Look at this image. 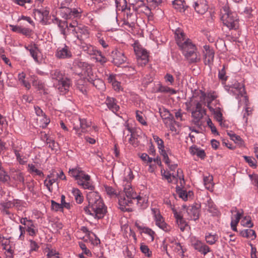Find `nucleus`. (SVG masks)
Here are the masks:
<instances>
[{
  "label": "nucleus",
  "instance_id": "f257e3e1",
  "mask_svg": "<svg viewBox=\"0 0 258 258\" xmlns=\"http://www.w3.org/2000/svg\"><path fill=\"white\" fill-rule=\"evenodd\" d=\"M88 206L84 208L87 214L95 219H101L105 215L107 209L100 196L97 192L91 191L87 195Z\"/></svg>",
  "mask_w": 258,
  "mask_h": 258
},
{
  "label": "nucleus",
  "instance_id": "f03ea898",
  "mask_svg": "<svg viewBox=\"0 0 258 258\" xmlns=\"http://www.w3.org/2000/svg\"><path fill=\"white\" fill-rule=\"evenodd\" d=\"M176 43L183 54L190 63L197 62L200 56L196 51V47L189 39H186L184 33L180 30L175 32Z\"/></svg>",
  "mask_w": 258,
  "mask_h": 258
},
{
  "label": "nucleus",
  "instance_id": "7ed1b4c3",
  "mask_svg": "<svg viewBox=\"0 0 258 258\" xmlns=\"http://www.w3.org/2000/svg\"><path fill=\"white\" fill-rule=\"evenodd\" d=\"M221 19L224 25L229 29H236L239 27V19L237 14L229 10L227 0L221 2Z\"/></svg>",
  "mask_w": 258,
  "mask_h": 258
},
{
  "label": "nucleus",
  "instance_id": "20e7f679",
  "mask_svg": "<svg viewBox=\"0 0 258 258\" xmlns=\"http://www.w3.org/2000/svg\"><path fill=\"white\" fill-rule=\"evenodd\" d=\"M231 91L233 93L240 99V102L242 101L244 102V110L243 112V119L246 124L247 123L248 116L251 115L252 112V109L248 106V100L245 96V91L244 85L239 83H234L231 87Z\"/></svg>",
  "mask_w": 258,
  "mask_h": 258
},
{
  "label": "nucleus",
  "instance_id": "39448f33",
  "mask_svg": "<svg viewBox=\"0 0 258 258\" xmlns=\"http://www.w3.org/2000/svg\"><path fill=\"white\" fill-rule=\"evenodd\" d=\"M137 198V193L134 192L131 185L128 183L124 188V191L118 198V203L123 209L126 206H130Z\"/></svg>",
  "mask_w": 258,
  "mask_h": 258
},
{
  "label": "nucleus",
  "instance_id": "423d86ee",
  "mask_svg": "<svg viewBox=\"0 0 258 258\" xmlns=\"http://www.w3.org/2000/svg\"><path fill=\"white\" fill-rule=\"evenodd\" d=\"M134 49L138 65L141 66L146 65L149 61L148 52L137 43H134Z\"/></svg>",
  "mask_w": 258,
  "mask_h": 258
},
{
  "label": "nucleus",
  "instance_id": "0eeeda50",
  "mask_svg": "<svg viewBox=\"0 0 258 258\" xmlns=\"http://www.w3.org/2000/svg\"><path fill=\"white\" fill-rule=\"evenodd\" d=\"M79 172L80 173L77 174V176L75 178L77 180L78 184L85 189L93 190L94 187L90 182V176L81 169Z\"/></svg>",
  "mask_w": 258,
  "mask_h": 258
},
{
  "label": "nucleus",
  "instance_id": "6e6552de",
  "mask_svg": "<svg viewBox=\"0 0 258 258\" xmlns=\"http://www.w3.org/2000/svg\"><path fill=\"white\" fill-rule=\"evenodd\" d=\"M91 123L85 119H76L73 122V129L76 131V134L81 137L82 133H86L87 128L90 127Z\"/></svg>",
  "mask_w": 258,
  "mask_h": 258
},
{
  "label": "nucleus",
  "instance_id": "1a4fd4ad",
  "mask_svg": "<svg viewBox=\"0 0 258 258\" xmlns=\"http://www.w3.org/2000/svg\"><path fill=\"white\" fill-rule=\"evenodd\" d=\"M205 114V110L203 109L202 104L200 102H197L195 110L191 112L193 123L197 126H201L202 124L201 120Z\"/></svg>",
  "mask_w": 258,
  "mask_h": 258
},
{
  "label": "nucleus",
  "instance_id": "9d476101",
  "mask_svg": "<svg viewBox=\"0 0 258 258\" xmlns=\"http://www.w3.org/2000/svg\"><path fill=\"white\" fill-rule=\"evenodd\" d=\"M151 212L154 215L156 225L165 231H169V227L165 222L163 217L160 214L159 210L156 208H153L151 209Z\"/></svg>",
  "mask_w": 258,
  "mask_h": 258
},
{
  "label": "nucleus",
  "instance_id": "9b49d317",
  "mask_svg": "<svg viewBox=\"0 0 258 258\" xmlns=\"http://www.w3.org/2000/svg\"><path fill=\"white\" fill-rule=\"evenodd\" d=\"M112 62L116 66H119L125 63L127 60L123 52L121 50L115 49L111 52Z\"/></svg>",
  "mask_w": 258,
  "mask_h": 258
},
{
  "label": "nucleus",
  "instance_id": "f8f14e48",
  "mask_svg": "<svg viewBox=\"0 0 258 258\" xmlns=\"http://www.w3.org/2000/svg\"><path fill=\"white\" fill-rule=\"evenodd\" d=\"M20 203L17 200H2L0 202V210L4 213L7 215H10V212L9 209H11L15 207H17L19 205Z\"/></svg>",
  "mask_w": 258,
  "mask_h": 258
},
{
  "label": "nucleus",
  "instance_id": "ddd939ff",
  "mask_svg": "<svg viewBox=\"0 0 258 258\" xmlns=\"http://www.w3.org/2000/svg\"><path fill=\"white\" fill-rule=\"evenodd\" d=\"M72 52L70 48L66 44L57 48L55 56L59 59H69L72 57Z\"/></svg>",
  "mask_w": 258,
  "mask_h": 258
},
{
  "label": "nucleus",
  "instance_id": "4468645a",
  "mask_svg": "<svg viewBox=\"0 0 258 258\" xmlns=\"http://www.w3.org/2000/svg\"><path fill=\"white\" fill-rule=\"evenodd\" d=\"M192 6L198 13L202 15L205 14L208 9L206 0H194Z\"/></svg>",
  "mask_w": 258,
  "mask_h": 258
},
{
  "label": "nucleus",
  "instance_id": "2eb2a0df",
  "mask_svg": "<svg viewBox=\"0 0 258 258\" xmlns=\"http://www.w3.org/2000/svg\"><path fill=\"white\" fill-rule=\"evenodd\" d=\"M173 212L174 217L176 220L177 224L178 225V226L181 231H183L186 228H189V226L183 218V216L175 210L173 209Z\"/></svg>",
  "mask_w": 258,
  "mask_h": 258
},
{
  "label": "nucleus",
  "instance_id": "dca6fc26",
  "mask_svg": "<svg viewBox=\"0 0 258 258\" xmlns=\"http://www.w3.org/2000/svg\"><path fill=\"white\" fill-rule=\"evenodd\" d=\"M204 62L209 66L213 63L214 57V51L210 48L208 46H204Z\"/></svg>",
  "mask_w": 258,
  "mask_h": 258
},
{
  "label": "nucleus",
  "instance_id": "f3484780",
  "mask_svg": "<svg viewBox=\"0 0 258 258\" xmlns=\"http://www.w3.org/2000/svg\"><path fill=\"white\" fill-rule=\"evenodd\" d=\"M35 19L40 22H44L47 19L49 11L46 9H37L33 12Z\"/></svg>",
  "mask_w": 258,
  "mask_h": 258
},
{
  "label": "nucleus",
  "instance_id": "a211bd4d",
  "mask_svg": "<svg viewBox=\"0 0 258 258\" xmlns=\"http://www.w3.org/2000/svg\"><path fill=\"white\" fill-rule=\"evenodd\" d=\"M176 175L177 177L174 175H171V174H167L165 175V177L169 182H172L173 180H175L177 182H179L180 185L182 186L183 183H184V181L182 171L180 169H178L177 170Z\"/></svg>",
  "mask_w": 258,
  "mask_h": 258
},
{
  "label": "nucleus",
  "instance_id": "6ab92c4d",
  "mask_svg": "<svg viewBox=\"0 0 258 258\" xmlns=\"http://www.w3.org/2000/svg\"><path fill=\"white\" fill-rule=\"evenodd\" d=\"M70 86V80L68 78L63 79L56 84V88L62 94H64L69 91Z\"/></svg>",
  "mask_w": 258,
  "mask_h": 258
},
{
  "label": "nucleus",
  "instance_id": "aec40b11",
  "mask_svg": "<svg viewBox=\"0 0 258 258\" xmlns=\"http://www.w3.org/2000/svg\"><path fill=\"white\" fill-rule=\"evenodd\" d=\"M75 34L77 37L79 39H83L88 37L89 32L87 28L81 25H79V26L76 28Z\"/></svg>",
  "mask_w": 258,
  "mask_h": 258
},
{
  "label": "nucleus",
  "instance_id": "412c9836",
  "mask_svg": "<svg viewBox=\"0 0 258 258\" xmlns=\"http://www.w3.org/2000/svg\"><path fill=\"white\" fill-rule=\"evenodd\" d=\"M232 212H236V215L234 216V218H232V220L231 222V227L233 230L236 231H237L236 225L238 223L242 215L243 214V211L241 210V211H237V209L236 208H233L232 210Z\"/></svg>",
  "mask_w": 258,
  "mask_h": 258
},
{
  "label": "nucleus",
  "instance_id": "4be33fe9",
  "mask_svg": "<svg viewBox=\"0 0 258 258\" xmlns=\"http://www.w3.org/2000/svg\"><path fill=\"white\" fill-rule=\"evenodd\" d=\"M55 171H53L52 173L47 175L46 179L44 180V185L47 187L49 191L51 192L52 188L51 187L52 185L56 182V178L55 176Z\"/></svg>",
  "mask_w": 258,
  "mask_h": 258
},
{
  "label": "nucleus",
  "instance_id": "5701e85b",
  "mask_svg": "<svg viewBox=\"0 0 258 258\" xmlns=\"http://www.w3.org/2000/svg\"><path fill=\"white\" fill-rule=\"evenodd\" d=\"M105 103L109 109L113 112L117 111L119 108V106L116 104V100L114 98L107 97Z\"/></svg>",
  "mask_w": 258,
  "mask_h": 258
},
{
  "label": "nucleus",
  "instance_id": "b1692460",
  "mask_svg": "<svg viewBox=\"0 0 258 258\" xmlns=\"http://www.w3.org/2000/svg\"><path fill=\"white\" fill-rule=\"evenodd\" d=\"M25 48L30 52L31 55L33 58V59L36 61H38V60L37 55L39 50L36 45L35 44H31L28 46H25Z\"/></svg>",
  "mask_w": 258,
  "mask_h": 258
},
{
  "label": "nucleus",
  "instance_id": "393cba45",
  "mask_svg": "<svg viewBox=\"0 0 258 258\" xmlns=\"http://www.w3.org/2000/svg\"><path fill=\"white\" fill-rule=\"evenodd\" d=\"M172 4L174 8L180 12H184L187 7L183 0H174Z\"/></svg>",
  "mask_w": 258,
  "mask_h": 258
},
{
  "label": "nucleus",
  "instance_id": "a878e982",
  "mask_svg": "<svg viewBox=\"0 0 258 258\" xmlns=\"http://www.w3.org/2000/svg\"><path fill=\"white\" fill-rule=\"evenodd\" d=\"M50 76L53 80L57 81V82H60L63 79L67 78L64 77L61 72L58 70H52L50 72Z\"/></svg>",
  "mask_w": 258,
  "mask_h": 258
},
{
  "label": "nucleus",
  "instance_id": "bb28decb",
  "mask_svg": "<svg viewBox=\"0 0 258 258\" xmlns=\"http://www.w3.org/2000/svg\"><path fill=\"white\" fill-rule=\"evenodd\" d=\"M134 201L137 202V205L143 209L146 208L147 207L148 198L146 196L137 195V198H136V200Z\"/></svg>",
  "mask_w": 258,
  "mask_h": 258
},
{
  "label": "nucleus",
  "instance_id": "cd10ccee",
  "mask_svg": "<svg viewBox=\"0 0 258 258\" xmlns=\"http://www.w3.org/2000/svg\"><path fill=\"white\" fill-rule=\"evenodd\" d=\"M187 213L190 217V220H196L199 219V210L196 207H191L188 210Z\"/></svg>",
  "mask_w": 258,
  "mask_h": 258
},
{
  "label": "nucleus",
  "instance_id": "c85d7f7f",
  "mask_svg": "<svg viewBox=\"0 0 258 258\" xmlns=\"http://www.w3.org/2000/svg\"><path fill=\"white\" fill-rule=\"evenodd\" d=\"M240 234L242 236L247 238L254 240L256 238V233L253 230L247 229L241 231Z\"/></svg>",
  "mask_w": 258,
  "mask_h": 258
},
{
  "label": "nucleus",
  "instance_id": "c756f323",
  "mask_svg": "<svg viewBox=\"0 0 258 258\" xmlns=\"http://www.w3.org/2000/svg\"><path fill=\"white\" fill-rule=\"evenodd\" d=\"M213 178L212 175H209L204 177V182L206 188L210 190H213L214 184L213 182Z\"/></svg>",
  "mask_w": 258,
  "mask_h": 258
},
{
  "label": "nucleus",
  "instance_id": "7c9ffc66",
  "mask_svg": "<svg viewBox=\"0 0 258 258\" xmlns=\"http://www.w3.org/2000/svg\"><path fill=\"white\" fill-rule=\"evenodd\" d=\"M73 196L75 197L76 201L78 204H81L83 201V197L80 190L76 188H73L72 190Z\"/></svg>",
  "mask_w": 258,
  "mask_h": 258
},
{
  "label": "nucleus",
  "instance_id": "2f4dec72",
  "mask_svg": "<svg viewBox=\"0 0 258 258\" xmlns=\"http://www.w3.org/2000/svg\"><path fill=\"white\" fill-rule=\"evenodd\" d=\"M90 79L92 80V82L90 83L98 90H102L104 88V84L101 80L97 78L95 79V77L93 76Z\"/></svg>",
  "mask_w": 258,
  "mask_h": 258
},
{
  "label": "nucleus",
  "instance_id": "473e14b6",
  "mask_svg": "<svg viewBox=\"0 0 258 258\" xmlns=\"http://www.w3.org/2000/svg\"><path fill=\"white\" fill-rule=\"evenodd\" d=\"M75 64L82 70L81 73L83 74L84 72H85L87 70H88L89 72H90L91 66H89L87 63L81 61L79 60H76L75 61Z\"/></svg>",
  "mask_w": 258,
  "mask_h": 258
},
{
  "label": "nucleus",
  "instance_id": "72a5a7b5",
  "mask_svg": "<svg viewBox=\"0 0 258 258\" xmlns=\"http://www.w3.org/2000/svg\"><path fill=\"white\" fill-rule=\"evenodd\" d=\"M64 12L67 15V18H71L72 16L74 17H77L79 14V12L76 9H74L73 10H72L71 9H69V8L64 7Z\"/></svg>",
  "mask_w": 258,
  "mask_h": 258
},
{
  "label": "nucleus",
  "instance_id": "f704fd0d",
  "mask_svg": "<svg viewBox=\"0 0 258 258\" xmlns=\"http://www.w3.org/2000/svg\"><path fill=\"white\" fill-rule=\"evenodd\" d=\"M26 231L29 235L35 236L38 233V229L37 227L32 222L30 224V226L26 228Z\"/></svg>",
  "mask_w": 258,
  "mask_h": 258
},
{
  "label": "nucleus",
  "instance_id": "c9c22d12",
  "mask_svg": "<svg viewBox=\"0 0 258 258\" xmlns=\"http://www.w3.org/2000/svg\"><path fill=\"white\" fill-rule=\"evenodd\" d=\"M58 26L59 28L61 34H62L66 38L67 35L66 29L68 30V22L67 21H59Z\"/></svg>",
  "mask_w": 258,
  "mask_h": 258
},
{
  "label": "nucleus",
  "instance_id": "e433bc0d",
  "mask_svg": "<svg viewBox=\"0 0 258 258\" xmlns=\"http://www.w3.org/2000/svg\"><path fill=\"white\" fill-rule=\"evenodd\" d=\"M216 97L213 93H209L207 96V106L210 111H214V108L211 106V103Z\"/></svg>",
  "mask_w": 258,
  "mask_h": 258
},
{
  "label": "nucleus",
  "instance_id": "4c0bfd02",
  "mask_svg": "<svg viewBox=\"0 0 258 258\" xmlns=\"http://www.w3.org/2000/svg\"><path fill=\"white\" fill-rule=\"evenodd\" d=\"M159 112L162 119H166L168 118H172V115L170 114L169 111L166 108H160Z\"/></svg>",
  "mask_w": 258,
  "mask_h": 258
},
{
  "label": "nucleus",
  "instance_id": "58836bf2",
  "mask_svg": "<svg viewBox=\"0 0 258 258\" xmlns=\"http://www.w3.org/2000/svg\"><path fill=\"white\" fill-rule=\"evenodd\" d=\"M11 176L15 180L20 182H23L24 180L22 173L18 171H15L12 172Z\"/></svg>",
  "mask_w": 258,
  "mask_h": 258
},
{
  "label": "nucleus",
  "instance_id": "ea45409f",
  "mask_svg": "<svg viewBox=\"0 0 258 258\" xmlns=\"http://www.w3.org/2000/svg\"><path fill=\"white\" fill-rule=\"evenodd\" d=\"M136 119L137 120L144 125H147V123L145 119V116L143 115L141 111L137 110L136 111Z\"/></svg>",
  "mask_w": 258,
  "mask_h": 258
},
{
  "label": "nucleus",
  "instance_id": "a19ab883",
  "mask_svg": "<svg viewBox=\"0 0 258 258\" xmlns=\"http://www.w3.org/2000/svg\"><path fill=\"white\" fill-rule=\"evenodd\" d=\"M62 227V224L59 221L53 222L51 225L52 231L54 233L59 232Z\"/></svg>",
  "mask_w": 258,
  "mask_h": 258
},
{
  "label": "nucleus",
  "instance_id": "79ce46f5",
  "mask_svg": "<svg viewBox=\"0 0 258 258\" xmlns=\"http://www.w3.org/2000/svg\"><path fill=\"white\" fill-rule=\"evenodd\" d=\"M46 143L47 144H48L49 147L52 150L55 151H57L58 148V144L56 143L54 140L50 138H47L46 139Z\"/></svg>",
  "mask_w": 258,
  "mask_h": 258
},
{
  "label": "nucleus",
  "instance_id": "37998d69",
  "mask_svg": "<svg viewBox=\"0 0 258 258\" xmlns=\"http://www.w3.org/2000/svg\"><path fill=\"white\" fill-rule=\"evenodd\" d=\"M171 243L172 244L171 246L174 248L175 252L182 254L183 253L184 251L180 243L176 242H174L173 240H171Z\"/></svg>",
  "mask_w": 258,
  "mask_h": 258
},
{
  "label": "nucleus",
  "instance_id": "c03bdc74",
  "mask_svg": "<svg viewBox=\"0 0 258 258\" xmlns=\"http://www.w3.org/2000/svg\"><path fill=\"white\" fill-rule=\"evenodd\" d=\"M176 191L179 195V198L182 199L183 201L187 200L188 194L185 190L180 189L178 186L176 187Z\"/></svg>",
  "mask_w": 258,
  "mask_h": 258
},
{
  "label": "nucleus",
  "instance_id": "a18cd8bd",
  "mask_svg": "<svg viewBox=\"0 0 258 258\" xmlns=\"http://www.w3.org/2000/svg\"><path fill=\"white\" fill-rule=\"evenodd\" d=\"M28 170L31 173L41 176L43 174L41 171L38 170L34 165L31 164L28 165Z\"/></svg>",
  "mask_w": 258,
  "mask_h": 258
},
{
  "label": "nucleus",
  "instance_id": "49530a36",
  "mask_svg": "<svg viewBox=\"0 0 258 258\" xmlns=\"http://www.w3.org/2000/svg\"><path fill=\"white\" fill-rule=\"evenodd\" d=\"M241 224L244 227L251 228L253 226L251 218L249 217H245L241 221Z\"/></svg>",
  "mask_w": 258,
  "mask_h": 258
},
{
  "label": "nucleus",
  "instance_id": "de8ad7c7",
  "mask_svg": "<svg viewBox=\"0 0 258 258\" xmlns=\"http://www.w3.org/2000/svg\"><path fill=\"white\" fill-rule=\"evenodd\" d=\"M217 236L216 235L209 234L206 236L205 239L206 242L209 244H213L217 240Z\"/></svg>",
  "mask_w": 258,
  "mask_h": 258
},
{
  "label": "nucleus",
  "instance_id": "09e8293b",
  "mask_svg": "<svg viewBox=\"0 0 258 258\" xmlns=\"http://www.w3.org/2000/svg\"><path fill=\"white\" fill-rule=\"evenodd\" d=\"M84 51H86V52L92 55H95L97 53H98V51L95 50L93 46L92 45H87L84 47Z\"/></svg>",
  "mask_w": 258,
  "mask_h": 258
},
{
  "label": "nucleus",
  "instance_id": "8fccbe9b",
  "mask_svg": "<svg viewBox=\"0 0 258 258\" xmlns=\"http://www.w3.org/2000/svg\"><path fill=\"white\" fill-rule=\"evenodd\" d=\"M153 138L157 143L159 150L163 149L165 148L163 141L156 135H153Z\"/></svg>",
  "mask_w": 258,
  "mask_h": 258
},
{
  "label": "nucleus",
  "instance_id": "3c124183",
  "mask_svg": "<svg viewBox=\"0 0 258 258\" xmlns=\"http://www.w3.org/2000/svg\"><path fill=\"white\" fill-rule=\"evenodd\" d=\"M94 58L97 61L100 62L101 64L105 63L107 61L106 58L102 55L100 51H98V53H96Z\"/></svg>",
  "mask_w": 258,
  "mask_h": 258
},
{
  "label": "nucleus",
  "instance_id": "603ef678",
  "mask_svg": "<svg viewBox=\"0 0 258 258\" xmlns=\"http://www.w3.org/2000/svg\"><path fill=\"white\" fill-rule=\"evenodd\" d=\"M243 158L246 162L248 163L250 166L254 167H256V161L253 157L244 156Z\"/></svg>",
  "mask_w": 258,
  "mask_h": 258
},
{
  "label": "nucleus",
  "instance_id": "864d4df0",
  "mask_svg": "<svg viewBox=\"0 0 258 258\" xmlns=\"http://www.w3.org/2000/svg\"><path fill=\"white\" fill-rule=\"evenodd\" d=\"M14 152L16 156L17 157V160L21 164L25 163V161L24 158H22L23 155L22 154V151L21 150H14Z\"/></svg>",
  "mask_w": 258,
  "mask_h": 258
},
{
  "label": "nucleus",
  "instance_id": "5fc2aeb1",
  "mask_svg": "<svg viewBox=\"0 0 258 258\" xmlns=\"http://www.w3.org/2000/svg\"><path fill=\"white\" fill-rule=\"evenodd\" d=\"M83 74L85 76L86 79L89 82H92V80L90 78H92V76L95 77V79L96 78V76L92 72L91 67H90V72L89 73V71L87 70Z\"/></svg>",
  "mask_w": 258,
  "mask_h": 258
},
{
  "label": "nucleus",
  "instance_id": "6e6d98bb",
  "mask_svg": "<svg viewBox=\"0 0 258 258\" xmlns=\"http://www.w3.org/2000/svg\"><path fill=\"white\" fill-rule=\"evenodd\" d=\"M125 254L128 258H133L135 254V250L133 246L126 247L125 250Z\"/></svg>",
  "mask_w": 258,
  "mask_h": 258
},
{
  "label": "nucleus",
  "instance_id": "4d7b16f0",
  "mask_svg": "<svg viewBox=\"0 0 258 258\" xmlns=\"http://www.w3.org/2000/svg\"><path fill=\"white\" fill-rule=\"evenodd\" d=\"M228 136L230 137V139L234 141L236 143H240L241 142V139L240 136L236 135V134L233 133L232 132H228Z\"/></svg>",
  "mask_w": 258,
  "mask_h": 258
},
{
  "label": "nucleus",
  "instance_id": "13d9d810",
  "mask_svg": "<svg viewBox=\"0 0 258 258\" xmlns=\"http://www.w3.org/2000/svg\"><path fill=\"white\" fill-rule=\"evenodd\" d=\"M219 108L218 107V109L214 108V111H211L212 112H213L215 116V118L218 121L221 122L222 120V114L221 112L219 110Z\"/></svg>",
  "mask_w": 258,
  "mask_h": 258
},
{
  "label": "nucleus",
  "instance_id": "bf43d9fd",
  "mask_svg": "<svg viewBox=\"0 0 258 258\" xmlns=\"http://www.w3.org/2000/svg\"><path fill=\"white\" fill-rule=\"evenodd\" d=\"M116 6L117 8H121L122 10H124L126 7V0H116Z\"/></svg>",
  "mask_w": 258,
  "mask_h": 258
},
{
  "label": "nucleus",
  "instance_id": "052dcab7",
  "mask_svg": "<svg viewBox=\"0 0 258 258\" xmlns=\"http://www.w3.org/2000/svg\"><path fill=\"white\" fill-rule=\"evenodd\" d=\"M158 91L161 92H169L171 94H175L176 91L169 87L160 86L158 88Z\"/></svg>",
  "mask_w": 258,
  "mask_h": 258
},
{
  "label": "nucleus",
  "instance_id": "680f3d73",
  "mask_svg": "<svg viewBox=\"0 0 258 258\" xmlns=\"http://www.w3.org/2000/svg\"><path fill=\"white\" fill-rule=\"evenodd\" d=\"M5 250V253L7 258H13L14 250L12 246L4 248Z\"/></svg>",
  "mask_w": 258,
  "mask_h": 258
},
{
  "label": "nucleus",
  "instance_id": "e2e57ef3",
  "mask_svg": "<svg viewBox=\"0 0 258 258\" xmlns=\"http://www.w3.org/2000/svg\"><path fill=\"white\" fill-rule=\"evenodd\" d=\"M199 98L200 100L199 101H196L195 104L197 102H200L202 104V103H206L207 102V95L205 92L202 91H200Z\"/></svg>",
  "mask_w": 258,
  "mask_h": 258
},
{
  "label": "nucleus",
  "instance_id": "0e129e2a",
  "mask_svg": "<svg viewBox=\"0 0 258 258\" xmlns=\"http://www.w3.org/2000/svg\"><path fill=\"white\" fill-rule=\"evenodd\" d=\"M9 176L6 174L2 167V163L0 162V179L3 181H7L9 179Z\"/></svg>",
  "mask_w": 258,
  "mask_h": 258
},
{
  "label": "nucleus",
  "instance_id": "69168bd1",
  "mask_svg": "<svg viewBox=\"0 0 258 258\" xmlns=\"http://www.w3.org/2000/svg\"><path fill=\"white\" fill-rule=\"evenodd\" d=\"M140 249L143 253H144L148 257H150L151 255V252L147 245H141Z\"/></svg>",
  "mask_w": 258,
  "mask_h": 258
},
{
  "label": "nucleus",
  "instance_id": "338daca9",
  "mask_svg": "<svg viewBox=\"0 0 258 258\" xmlns=\"http://www.w3.org/2000/svg\"><path fill=\"white\" fill-rule=\"evenodd\" d=\"M29 241L30 251H37L39 248V246L38 245V243L33 240H30Z\"/></svg>",
  "mask_w": 258,
  "mask_h": 258
},
{
  "label": "nucleus",
  "instance_id": "774afa93",
  "mask_svg": "<svg viewBox=\"0 0 258 258\" xmlns=\"http://www.w3.org/2000/svg\"><path fill=\"white\" fill-rule=\"evenodd\" d=\"M47 256V258H59L58 253L53 250H49Z\"/></svg>",
  "mask_w": 258,
  "mask_h": 258
}]
</instances>
